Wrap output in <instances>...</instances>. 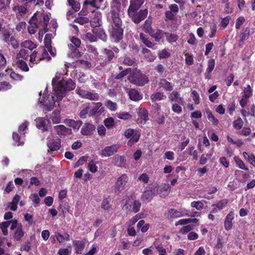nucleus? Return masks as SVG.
Returning <instances> with one entry per match:
<instances>
[{
	"mask_svg": "<svg viewBox=\"0 0 255 255\" xmlns=\"http://www.w3.org/2000/svg\"><path fill=\"white\" fill-rule=\"evenodd\" d=\"M164 35H165V32L164 33L163 31L160 29H157L156 31L153 30L152 34L150 35L154 38L156 41L159 42Z\"/></svg>",
	"mask_w": 255,
	"mask_h": 255,
	"instance_id": "obj_34",
	"label": "nucleus"
},
{
	"mask_svg": "<svg viewBox=\"0 0 255 255\" xmlns=\"http://www.w3.org/2000/svg\"><path fill=\"white\" fill-rule=\"evenodd\" d=\"M159 86L160 88H162L166 91H171L173 90V87L171 84L165 79H160Z\"/></svg>",
	"mask_w": 255,
	"mask_h": 255,
	"instance_id": "obj_28",
	"label": "nucleus"
},
{
	"mask_svg": "<svg viewBox=\"0 0 255 255\" xmlns=\"http://www.w3.org/2000/svg\"><path fill=\"white\" fill-rule=\"evenodd\" d=\"M250 29L249 27H247L243 30L241 34V39L239 41V45H243L245 43V41L247 40L250 36Z\"/></svg>",
	"mask_w": 255,
	"mask_h": 255,
	"instance_id": "obj_30",
	"label": "nucleus"
},
{
	"mask_svg": "<svg viewBox=\"0 0 255 255\" xmlns=\"http://www.w3.org/2000/svg\"><path fill=\"white\" fill-rule=\"evenodd\" d=\"M168 214L170 218H177L182 216H188V217H195V215L191 214L187 212L185 213H182L174 209H170L168 210Z\"/></svg>",
	"mask_w": 255,
	"mask_h": 255,
	"instance_id": "obj_14",
	"label": "nucleus"
},
{
	"mask_svg": "<svg viewBox=\"0 0 255 255\" xmlns=\"http://www.w3.org/2000/svg\"><path fill=\"white\" fill-rule=\"evenodd\" d=\"M103 53L105 55V59L109 62L111 61L115 56L113 50L106 48L104 49Z\"/></svg>",
	"mask_w": 255,
	"mask_h": 255,
	"instance_id": "obj_41",
	"label": "nucleus"
},
{
	"mask_svg": "<svg viewBox=\"0 0 255 255\" xmlns=\"http://www.w3.org/2000/svg\"><path fill=\"white\" fill-rule=\"evenodd\" d=\"M102 104L101 103H97L95 104V107L92 110V114L97 113L98 112H101L103 107H102Z\"/></svg>",
	"mask_w": 255,
	"mask_h": 255,
	"instance_id": "obj_63",
	"label": "nucleus"
},
{
	"mask_svg": "<svg viewBox=\"0 0 255 255\" xmlns=\"http://www.w3.org/2000/svg\"><path fill=\"white\" fill-rule=\"evenodd\" d=\"M147 13L148 10L147 9L140 10L139 12L134 11V12L128 13L129 17L131 18L132 21L136 24L139 23L143 20L146 17Z\"/></svg>",
	"mask_w": 255,
	"mask_h": 255,
	"instance_id": "obj_6",
	"label": "nucleus"
},
{
	"mask_svg": "<svg viewBox=\"0 0 255 255\" xmlns=\"http://www.w3.org/2000/svg\"><path fill=\"white\" fill-rule=\"evenodd\" d=\"M29 55L28 50L24 49H21L16 55V59H18L20 58H22L26 60L28 58Z\"/></svg>",
	"mask_w": 255,
	"mask_h": 255,
	"instance_id": "obj_46",
	"label": "nucleus"
},
{
	"mask_svg": "<svg viewBox=\"0 0 255 255\" xmlns=\"http://www.w3.org/2000/svg\"><path fill=\"white\" fill-rule=\"evenodd\" d=\"M192 207L195 208L198 210H201L203 208V204L202 201H194L191 203Z\"/></svg>",
	"mask_w": 255,
	"mask_h": 255,
	"instance_id": "obj_57",
	"label": "nucleus"
},
{
	"mask_svg": "<svg viewBox=\"0 0 255 255\" xmlns=\"http://www.w3.org/2000/svg\"><path fill=\"white\" fill-rule=\"evenodd\" d=\"M84 36L85 40H89L91 42H95L97 40V36L91 32L86 33Z\"/></svg>",
	"mask_w": 255,
	"mask_h": 255,
	"instance_id": "obj_49",
	"label": "nucleus"
},
{
	"mask_svg": "<svg viewBox=\"0 0 255 255\" xmlns=\"http://www.w3.org/2000/svg\"><path fill=\"white\" fill-rule=\"evenodd\" d=\"M166 98V96L163 93L156 92L152 94L150 96V99L152 102H156L162 100Z\"/></svg>",
	"mask_w": 255,
	"mask_h": 255,
	"instance_id": "obj_37",
	"label": "nucleus"
},
{
	"mask_svg": "<svg viewBox=\"0 0 255 255\" xmlns=\"http://www.w3.org/2000/svg\"><path fill=\"white\" fill-rule=\"evenodd\" d=\"M29 25L28 27V30L30 34H34L37 30L39 29V25L38 24V19L36 17V14L30 19L29 21Z\"/></svg>",
	"mask_w": 255,
	"mask_h": 255,
	"instance_id": "obj_12",
	"label": "nucleus"
},
{
	"mask_svg": "<svg viewBox=\"0 0 255 255\" xmlns=\"http://www.w3.org/2000/svg\"><path fill=\"white\" fill-rule=\"evenodd\" d=\"M169 99L172 102H177L179 104L183 105V98L179 97V95L177 92H172L169 96Z\"/></svg>",
	"mask_w": 255,
	"mask_h": 255,
	"instance_id": "obj_31",
	"label": "nucleus"
},
{
	"mask_svg": "<svg viewBox=\"0 0 255 255\" xmlns=\"http://www.w3.org/2000/svg\"><path fill=\"white\" fill-rule=\"evenodd\" d=\"M58 78L56 76L52 80V84L57 100L60 101L65 96L67 91L75 89L76 84L70 79L68 80L63 79L58 82Z\"/></svg>",
	"mask_w": 255,
	"mask_h": 255,
	"instance_id": "obj_1",
	"label": "nucleus"
},
{
	"mask_svg": "<svg viewBox=\"0 0 255 255\" xmlns=\"http://www.w3.org/2000/svg\"><path fill=\"white\" fill-rule=\"evenodd\" d=\"M119 144H113L104 148L101 152V155L103 156H110L117 153L120 148Z\"/></svg>",
	"mask_w": 255,
	"mask_h": 255,
	"instance_id": "obj_11",
	"label": "nucleus"
},
{
	"mask_svg": "<svg viewBox=\"0 0 255 255\" xmlns=\"http://www.w3.org/2000/svg\"><path fill=\"white\" fill-rule=\"evenodd\" d=\"M20 199V196L15 195L11 202L9 203V207L10 210L15 211L17 209V204L19 201Z\"/></svg>",
	"mask_w": 255,
	"mask_h": 255,
	"instance_id": "obj_33",
	"label": "nucleus"
},
{
	"mask_svg": "<svg viewBox=\"0 0 255 255\" xmlns=\"http://www.w3.org/2000/svg\"><path fill=\"white\" fill-rule=\"evenodd\" d=\"M13 139L17 143V146L22 145L24 142L20 140V136L18 133L13 132L12 134Z\"/></svg>",
	"mask_w": 255,
	"mask_h": 255,
	"instance_id": "obj_62",
	"label": "nucleus"
},
{
	"mask_svg": "<svg viewBox=\"0 0 255 255\" xmlns=\"http://www.w3.org/2000/svg\"><path fill=\"white\" fill-rule=\"evenodd\" d=\"M47 145L49 148L48 151H52L58 150L60 147V140L58 138H55L53 136L51 135L47 138Z\"/></svg>",
	"mask_w": 255,
	"mask_h": 255,
	"instance_id": "obj_9",
	"label": "nucleus"
},
{
	"mask_svg": "<svg viewBox=\"0 0 255 255\" xmlns=\"http://www.w3.org/2000/svg\"><path fill=\"white\" fill-rule=\"evenodd\" d=\"M44 44L46 49L48 51L52 56L56 55V49H53L51 45V39L48 34L45 35L44 38Z\"/></svg>",
	"mask_w": 255,
	"mask_h": 255,
	"instance_id": "obj_19",
	"label": "nucleus"
},
{
	"mask_svg": "<svg viewBox=\"0 0 255 255\" xmlns=\"http://www.w3.org/2000/svg\"><path fill=\"white\" fill-rule=\"evenodd\" d=\"M21 46L24 48H27L30 50L35 48L34 43L30 40H26L21 43Z\"/></svg>",
	"mask_w": 255,
	"mask_h": 255,
	"instance_id": "obj_51",
	"label": "nucleus"
},
{
	"mask_svg": "<svg viewBox=\"0 0 255 255\" xmlns=\"http://www.w3.org/2000/svg\"><path fill=\"white\" fill-rule=\"evenodd\" d=\"M228 200L227 199H222L220 200L219 202H218L216 204L212 205V206L215 207L216 208H214L212 211V213H216L217 211H220L225 207L228 204Z\"/></svg>",
	"mask_w": 255,
	"mask_h": 255,
	"instance_id": "obj_26",
	"label": "nucleus"
},
{
	"mask_svg": "<svg viewBox=\"0 0 255 255\" xmlns=\"http://www.w3.org/2000/svg\"><path fill=\"white\" fill-rule=\"evenodd\" d=\"M51 98H52V100L49 103H47L44 100L41 99V100H39V102L41 103H42L43 105H44V111H45V112L50 111L53 108V107L54 106L55 102L54 97L52 96Z\"/></svg>",
	"mask_w": 255,
	"mask_h": 255,
	"instance_id": "obj_29",
	"label": "nucleus"
},
{
	"mask_svg": "<svg viewBox=\"0 0 255 255\" xmlns=\"http://www.w3.org/2000/svg\"><path fill=\"white\" fill-rule=\"evenodd\" d=\"M93 32L94 33L97 34L99 38L103 41L107 40V36L103 29H94L93 30Z\"/></svg>",
	"mask_w": 255,
	"mask_h": 255,
	"instance_id": "obj_35",
	"label": "nucleus"
},
{
	"mask_svg": "<svg viewBox=\"0 0 255 255\" xmlns=\"http://www.w3.org/2000/svg\"><path fill=\"white\" fill-rule=\"evenodd\" d=\"M143 29L144 31L148 33L149 35L152 34L153 29L151 26V21L148 19H147L143 24Z\"/></svg>",
	"mask_w": 255,
	"mask_h": 255,
	"instance_id": "obj_42",
	"label": "nucleus"
},
{
	"mask_svg": "<svg viewBox=\"0 0 255 255\" xmlns=\"http://www.w3.org/2000/svg\"><path fill=\"white\" fill-rule=\"evenodd\" d=\"M128 181V177L126 174H123L118 178L114 185V192L119 194L126 188V185Z\"/></svg>",
	"mask_w": 255,
	"mask_h": 255,
	"instance_id": "obj_4",
	"label": "nucleus"
},
{
	"mask_svg": "<svg viewBox=\"0 0 255 255\" xmlns=\"http://www.w3.org/2000/svg\"><path fill=\"white\" fill-rule=\"evenodd\" d=\"M68 2L75 12H77L80 9V3L75 0H68Z\"/></svg>",
	"mask_w": 255,
	"mask_h": 255,
	"instance_id": "obj_45",
	"label": "nucleus"
},
{
	"mask_svg": "<svg viewBox=\"0 0 255 255\" xmlns=\"http://www.w3.org/2000/svg\"><path fill=\"white\" fill-rule=\"evenodd\" d=\"M88 168L92 173H95L98 170V167L96 165V163L93 160H91L89 163Z\"/></svg>",
	"mask_w": 255,
	"mask_h": 255,
	"instance_id": "obj_58",
	"label": "nucleus"
},
{
	"mask_svg": "<svg viewBox=\"0 0 255 255\" xmlns=\"http://www.w3.org/2000/svg\"><path fill=\"white\" fill-rule=\"evenodd\" d=\"M12 9L14 11H17L16 13V17L20 19L21 16L28 12V9L26 4L21 5H15Z\"/></svg>",
	"mask_w": 255,
	"mask_h": 255,
	"instance_id": "obj_15",
	"label": "nucleus"
},
{
	"mask_svg": "<svg viewBox=\"0 0 255 255\" xmlns=\"http://www.w3.org/2000/svg\"><path fill=\"white\" fill-rule=\"evenodd\" d=\"M69 51L68 56L72 58H78L80 56V52L77 47L73 46L72 44H68Z\"/></svg>",
	"mask_w": 255,
	"mask_h": 255,
	"instance_id": "obj_24",
	"label": "nucleus"
},
{
	"mask_svg": "<svg viewBox=\"0 0 255 255\" xmlns=\"http://www.w3.org/2000/svg\"><path fill=\"white\" fill-rule=\"evenodd\" d=\"M128 94L129 98L132 101H137L142 98V94L135 89H129Z\"/></svg>",
	"mask_w": 255,
	"mask_h": 255,
	"instance_id": "obj_21",
	"label": "nucleus"
},
{
	"mask_svg": "<svg viewBox=\"0 0 255 255\" xmlns=\"http://www.w3.org/2000/svg\"><path fill=\"white\" fill-rule=\"evenodd\" d=\"M244 122L241 118H238L237 120L233 122V126L235 129H240L242 128Z\"/></svg>",
	"mask_w": 255,
	"mask_h": 255,
	"instance_id": "obj_50",
	"label": "nucleus"
},
{
	"mask_svg": "<svg viewBox=\"0 0 255 255\" xmlns=\"http://www.w3.org/2000/svg\"><path fill=\"white\" fill-rule=\"evenodd\" d=\"M154 195L155 193L153 190H147L143 192L141 196V199L142 201L148 202L151 200Z\"/></svg>",
	"mask_w": 255,
	"mask_h": 255,
	"instance_id": "obj_25",
	"label": "nucleus"
},
{
	"mask_svg": "<svg viewBox=\"0 0 255 255\" xmlns=\"http://www.w3.org/2000/svg\"><path fill=\"white\" fill-rule=\"evenodd\" d=\"M234 160L236 163V164L238 166V167L242 169L248 171L249 170V168H247L245 165L244 162L238 157L235 156L234 157Z\"/></svg>",
	"mask_w": 255,
	"mask_h": 255,
	"instance_id": "obj_44",
	"label": "nucleus"
},
{
	"mask_svg": "<svg viewBox=\"0 0 255 255\" xmlns=\"http://www.w3.org/2000/svg\"><path fill=\"white\" fill-rule=\"evenodd\" d=\"M117 117L122 120H128L131 118V116L128 113H117Z\"/></svg>",
	"mask_w": 255,
	"mask_h": 255,
	"instance_id": "obj_60",
	"label": "nucleus"
},
{
	"mask_svg": "<svg viewBox=\"0 0 255 255\" xmlns=\"http://www.w3.org/2000/svg\"><path fill=\"white\" fill-rule=\"evenodd\" d=\"M37 54V52L35 51H34L30 55L29 61L31 63L37 64L41 61L40 58H36Z\"/></svg>",
	"mask_w": 255,
	"mask_h": 255,
	"instance_id": "obj_54",
	"label": "nucleus"
},
{
	"mask_svg": "<svg viewBox=\"0 0 255 255\" xmlns=\"http://www.w3.org/2000/svg\"><path fill=\"white\" fill-rule=\"evenodd\" d=\"M10 225V222H3L0 224V228L3 234L6 236L8 234L7 228Z\"/></svg>",
	"mask_w": 255,
	"mask_h": 255,
	"instance_id": "obj_48",
	"label": "nucleus"
},
{
	"mask_svg": "<svg viewBox=\"0 0 255 255\" xmlns=\"http://www.w3.org/2000/svg\"><path fill=\"white\" fill-rule=\"evenodd\" d=\"M141 52L144 55V58L149 62H152L155 59V56L151 51L146 48H143Z\"/></svg>",
	"mask_w": 255,
	"mask_h": 255,
	"instance_id": "obj_27",
	"label": "nucleus"
},
{
	"mask_svg": "<svg viewBox=\"0 0 255 255\" xmlns=\"http://www.w3.org/2000/svg\"><path fill=\"white\" fill-rule=\"evenodd\" d=\"M89 18L87 17H79L75 19L74 22H77L81 25H83L89 22Z\"/></svg>",
	"mask_w": 255,
	"mask_h": 255,
	"instance_id": "obj_53",
	"label": "nucleus"
},
{
	"mask_svg": "<svg viewBox=\"0 0 255 255\" xmlns=\"http://www.w3.org/2000/svg\"><path fill=\"white\" fill-rule=\"evenodd\" d=\"M234 218V213L233 211H231L226 216L224 222V226L226 230L229 231L232 229L233 226L232 220Z\"/></svg>",
	"mask_w": 255,
	"mask_h": 255,
	"instance_id": "obj_22",
	"label": "nucleus"
},
{
	"mask_svg": "<svg viewBox=\"0 0 255 255\" xmlns=\"http://www.w3.org/2000/svg\"><path fill=\"white\" fill-rule=\"evenodd\" d=\"M105 105L111 111H115L117 109V105L116 103L113 102L110 100L106 102Z\"/></svg>",
	"mask_w": 255,
	"mask_h": 255,
	"instance_id": "obj_59",
	"label": "nucleus"
},
{
	"mask_svg": "<svg viewBox=\"0 0 255 255\" xmlns=\"http://www.w3.org/2000/svg\"><path fill=\"white\" fill-rule=\"evenodd\" d=\"M122 21L121 20L112 21L109 32L111 37L116 42H119L123 38V29L122 28Z\"/></svg>",
	"mask_w": 255,
	"mask_h": 255,
	"instance_id": "obj_2",
	"label": "nucleus"
},
{
	"mask_svg": "<svg viewBox=\"0 0 255 255\" xmlns=\"http://www.w3.org/2000/svg\"><path fill=\"white\" fill-rule=\"evenodd\" d=\"M24 236V233L22 232L21 228H18L14 235V238L15 240L18 241L20 240L21 238Z\"/></svg>",
	"mask_w": 255,
	"mask_h": 255,
	"instance_id": "obj_55",
	"label": "nucleus"
},
{
	"mask_svg": "<svg viewBox=\"0 0 255 255\" xmlns=\"http://www.w3.org/2000/svg\"><path fill=\"white\" fill-rule=\"evenodd\" d=\"M139 118L137 121L139 123H145L148 120V113L146 109H140L138 112Z\"/></svg>",
	"mask_w": 255,
	"mask_h": 255,
	"instance_id": "obj_17",
	"label": "nucleus"
},
{
	"mask_svg": "<svg viewBox=\"0 0 255 255\" xmlns=\"http://www.w3.org/2000/svg\"><path fill=\"white\" fill-rule=\"evenodd\" d=\"M68 124L74 129L78 130L82 125V122L80 120L76 121L74 120H69L68 121Z\"/></svg>",
	"mask_w": 255,
	"mask_h": 255,
	"instance_id": "obj_39",
	"label": "nucleus"
},
{
	"mask_svg": "<svg viewBox=\"0 0 255 255\" xmlns=\"http://www.w3.org/2000/svg\"><path fill=\"white\" fill-rule=\"evenodd\" d=\"M35 121L38 128L43 131L48 130L47 126L50 125V122L48 119L40 117L36 118Z\"/></svg>",
	"mask_w": 255,
	"mask_h": 255,
	"instance_id": "obj_13",
	"label": "nucleus"
},
{
	"mask_svg": "<svg viewBox=\"0 0 255 255\" xmlns=\"http://www.w3.org/2000/svg\"><path fill=\"white\" fill-rule=\"evenodd\" d=\"M213 152L210 153L205 154H202L200 157L199 163L201 165H204L207 162L208 159L210 158L212 156Z\"/></svg>",
	"mask_w": 255,
	"mask_h": 255,
	"instance_id": "obj_47",
	"label": "nucleus"
},
{
	"mask_svg": "<svg viewBox=\"0 0 255 255\" xmlns=\"http://www.w3.org/2000/svg\"><path fill=\"white\" fill-rule=\"evenodd\" d=\"M18 67L24 71L27 72L29 70V68L26 63L23 61L18 60L17 61Z\"/></svg>",
	"mask_w": 255,
	"mask_h": 255,
	"instance_id": "obj_52",
	"label": "nucleus"
},
{
	"mask_svg": "<svg viewBox=\"0 0 255 255\" xmlns=\"http://www.w3.org/2000/svg\"><path fill=\"white\" fill-rule=\"evenodd\" d=\"M74 245L76 247V253L81 254L82 252L85 248V243L82 241H74Z\"/></svg>",
	"mask_w": 255,
	"mask_h": 255,
	"instance_id": "obj_32",
	"label": "nucleus"
},
{
	"mask_svg": "<svg viewBox=\"0 0 255 255\" xmlns=\"http://www.w3.org/2000/svg\"><path fill=\"white\" fill-rule=\"evenodd\" d=\"M160 191L161 192H164V193L163 194V196L167 195L170 191V186L169 184H164L162 185V187L160 189Z\"/></svg>",
	"mask_w": 255,
	"mask_h": 255,
	"instance_id": "obj_64",
	"label": "nucleus"
},
{
	"mask_svg": "<svg viewBox=\"0 0 255 255\" xmlns=\"http://www.w3.org/2000/svg\"><path fill=\"white\" fill-rule=\"evenodd\" d=\"M102 14L100 12H97L94 14V17L90 21L91 25L93 27H97L101 24Z\"/></svg>",
	"mask_w": 255,
	"mask_h": 255,
	"instance_id": "obj_20",
	"label": "nucleus"
},
{
	"mask_svg": "<svg viewBox=\"0 0 255 255\" xmlns=\"http://www.w3.org/2000/svg\"><path fill=\"white\" fill-rule=\"evenodd\" d=\"M50 118L53 124L59 123L61 120L59 111L55 110L53 111Z\"/></svg>",
	"mask_w": 255,
	"mask_h": 255,
	"instance_id": "obj_36",
	"label": "nucleus"
},
{
	"mask_svg": "<svg viewBox=\"0 0 255 255\" xmlns=\"http://www.w3.org/2000/svg\"><path fill=\"white\" fill-rule=\"evenodd\" d=\"M56 132L59 135L65 134L68 132V129L63 125H58L54 127Z\"/></svg>",
	"mask_w": 255,
	"mask_h": 255,
	"instance_id": "obj_38",
	"label": "nucleus"
},
{
	"mask_svg": "<svg viewBox=\"0 0 255 255\" xmlns=\"http://www.w3.org/2000/svg\"><path fill=\"white\" fill-rule=\"evenodd\" d=\"M215 65V61L213 59H210L208 62V68L207 72L210 73L214 69Z\"/></svg>",
	"mask_w": 255,
	"mask_h": 255,
	"instance_id": "obj_56",
	"label": "nucleus"
},
{
	"mask_svg": "<svg viewBox=\"0 0 255 255\" xmlns=\"http://www.w3.org/2000/svg\"><path fill=\"white\" fill-rule=\"evenodd\" d=\"M128 80L131 83L139 86H142L149 81L145 75L139 73H134L128 76Z\"/></svg>",
	"mask_w": 255,
	"mask_h": 255,
	"instance_id": "obj_3",
	"label": "nucleus"
},
{
	"mask_svg": "<svg viewBox=\"0 0 255 255\" xmlns=\"http://www.w3.org/2000/svg\"><path fill=\"white\" fill-rule=\"evenodd\" d=\"M143 2L144 0H130V4L128 9V13L137 10Z\"/></svg>",
	"mask_w": 255,
	"mask_h": 255,
	"instance_id": "obj_16",
	"label": "nucleus"
},
{
	"mask_svg": "<svg viewBox=\"0 0 255 255\" xmlns=\"http://www.w3.org/2000/svg\"><path fill=\"white\" fill-rule=\"evenodd\" d=\"M125 162L126 160L123 156H117L115 158V164L118 167H124Z\"/></svg>",
	"mask_w": 255,
	"mask_h": 255,
	"instance_id": "obj_40",
	"label": "nucleus"
},
{
	"mask_svg": "<svg viewBox=\"0 0 255 255\" xmlns=\"http://www.w3.org/2000/svg\"><path fill=\"white\" fill-rule=\"evenodd\" d=\"M38 24L39 25V33H45L47 31V25L49 22V17L47 14H41L38 16Z\"/></svg>",
	"mask_w": 255,
	"mask_h": 255,
	"instance_id": "obj_7",
	"label": "nucleus"
},
{
	"mask_svg": "<svg viewBox=\"0 0 255 255\" xmlns=\"http://www.w3.org/2000/svg\"><path fill=\"white\" fill-rule=\"evenodd\" d=\"M96 127L94 125L89 123H86L82 127L81 132L84 135H90L93 133Z\"/></svg>",
	"mask_w": 255,
	"mask_h": 255,
	"instance_id": "obj_18",
	"label": "nucleus"
},
{
	"mask_svg": "<svg viewBox=\"0 0 255 255\" xmlns=\"http://www.w3.org/2000/svg\"><path fill=\"white\" fill-rule=\"evenodd\" d=\"M139 38L140 40L142 41L144 44L148 47V48H151L152 49H155L156 47H155V44L152 42H151L149 39L147 37L146 35H145L143 33H140L139 35Z\"/></svg>",
	"mask_w": 255,
	"mask_h": 255,
	"instance_id": "obj_23",
	"label": "nucleus"
},
{
	"mask_svg": "<svg viewBox=\"0 0 255 255\" xmlns=\"http://www.w3.org/2000/svg\"><path fill=\"white\" fill-rule=\"evenodd\" d=\"M165 35L166 37V39L169 43L175 42L178 38L177 35L169 33L168 32H165Z\"/></svg>",
	"mask_w": 255,
	"mask_h": 255,
	"instance_id": "obj_43",
	"label": "nucleus"
},
{
	"mask_svg": "<svg viewBox=\"0 0 255 255\" xmlns=\"http://www.w3.org/2000/svg\"><path fill=\"white\" fill-rule=\"evenodd\" d=\"M244 95L243 97L246 98H249L252 95V91L250 85H248L247 88H245L244 90Z\"/></svg>",
	"mask_w": 255,
	"mask_h": 255,
	"instance_id": "obj_61",
	"label": "nucleus"
},
{
	"mask_svg": "<svg viewBox=\"0 0 255 255\" xmlns=\"http://www.w3.org/2000/svg\"><path fill=\"white\" fill-rule=\"evenodd\" d=\"M76 92L82 98L87 99L90 100L97 101L99 98V96L98 94L86 91L80 88L77 89L76 90Z\"/></svg>",
	"mask_w": 255,
	"mask_h": 255,
	"instance_id": "obj_8",
	"label": "nucleus"
},
{
	"mask_svg": "<svg viewBox=\"0 0 255 255\" xmlns=\"http://www.w3.org/2000/svg\"><path fill=\"white\" fill-rule=\"evenodd\" d=\"M169 10H167L165 13V21L167 20H173L176 19V15L179 11V8L177 4H173L169 6Z\"/></svg>",
	"mask_w": 255,
	"mask_h": 255,
	"instance_id": "obj_10",
	"label": "nucleus"
},
{
	"mask_svg": "<svg viewBox=\"0 0 255 255\" xmlns=\"http://www.w3.org/2000/svg\"><path fill=\"white\" fill-rule=\"evenodd\" d=\"M121 7L120 0H113L112 1L111 6L112 21L121 20L119 16Z\"/></svg>",
	"mask_w": 255,
	"mask_h": 255,
	"instance_id": "obj_5",
	"label": "nucleus"
}]
</instances>
